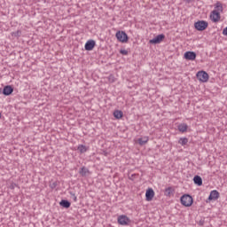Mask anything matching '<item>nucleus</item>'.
Here are the masks:
<instances>
[{
	"label": "nucleus",
	"mask_w": 227,
	"mask_h": 227,
	"mask_svg": "<svg viewBox=\"0 0 227 227\" xmlns=\"http://www.w3.org/2000/svg\"><path fill=\"white\" fill-rule=\"evenodd\" d=\"M181 205L184 207H191L192 203H194V200L192 199V196L189 194H184L181 197Z\"/></svg>",
	"instance_id": "1"
},
{
	"label": "nucleus",
	"mask_w": 227,
	"mask_h": 227,
	"mask_svg": "<svg viewBox=\"0 0 227 227\" xmlns=\"http://www.w3.org/2000/svg\"><path fill=\"white\" fill-rule=\"evenodd\" d=\"M115 36L119 42H121V43H127V42H129V35L123 31H118Z\"/></svg>",
	"instance_id": "2"
},
{
	"label": "nucleus",
	"mask_w": 227,
	"mask_h": 227,
	"mask_svg": "<svg viewBox=\"0 0 227 227\" xmlns=\"http://www.w3.org/2000/svg\"><path fill=\"white\" fill-rule=\"evenodd\" d=\"M194 27L197 31H205L208 27V22L205 20L197 21L194 24Z\"/></svg>",
	"instance_id": "3"
},
{
	"label": "nucleus",
	"mask_w": 227,
	"mask_h": 227,
	"mask_svg": "<svg viewBox=\"0 0 227 227\" xmlns=\"http://www.w3.org/2000/svg\"><path fill=\"white\" fill-rule=\"evenodd\" d=\"M197 79L200 81V82H208V73L205 71H199L197 73Z\"/></svg>",
	"instance_id": "4"
},
{
	"label": "nucleus",
	"mask_w": 227,
	"mask_h": 227,
	"mask_svg": "<svg viewBox=\"0 0 227 227\" xmlns=\"http://www.w3.org/2000/svg\"><path fill=\"white\" fill-rule=\"evenodd\" d=\"M165 38L166 35H164V34H160L156 35L154 38L151 39L149 43H153V45H157V43H160V42H162Z\"/></svg>",
	"instance_id": "5"
},
{
	"label": "nucleus",
	"mask_w": 227,
	"mask_h": 227,
	"mask_svg": "<svg viewBox=\"0 0 227 227\" xmlns=\"http://www.w3.org/2000/svg\"><path fill=\"white\" fill-rule=\"evenodd\" d=\"M215 200H219V192H217V190H213L210 192L207 203H208V201H215Z\"/></svg>",
	"instance_id": "6"
},
{
	"label": "nucleus",
	"mask_w": 227,
	"mask_h": 227,
	"mask_svg": "<svg viewBox=\"0 0 227 227\" xmlns=\"http://www.w3.org/2000/svg\"><path fill=\"white\" fill-rule=\"evenodd\" d=\"M118 223L121 226H127V224H129V223H130V219H129V217H127V215H120L118 217Z\"/></svg>",
	"instance_id": "7"
},
{
	"label": "nucleus",
	"mask_w": 227,
	"mask_h": 227,
	"mask_svg": "<svg viewBox=\"0 0 227 227\" xmlns=\"http://www.w3.org/2000/svg\"><path fill=\"white\" fill-rule=\"evenodd\" d=\"M212 22H219L221 20V12L217 11H213L210 15Z\"/></svg>",
	"instance_id": "8"
},
{
	"label": "nucleus",
	"mask_w": 227,
	"mask_h": 227,
	"mask_svg": "<svg viewBox=\"0 0 227 227\" xmlns=\"http://www.w3.org/2000/svg\"><path fill=\"white\" fill-rule=\"evenodd\" d=\"M154 196H155V192H153V189L148 188L145 192L146 201H152V200H153Z\"/></svg>",
	"instance_id": "9"
},
{
	"label": "nucleus",
	"mask_w": 227,
	"mask_h": 227,
	"mask_svg": "<svg viewBox=\"0 0 227 227\" xmlns=\"http://www.w3.org/2000/svg\"><path fill=\"white\" fill-rule=\"evenodd\" d=\"M184 59H187L188 61H194V59H196V52L186 51L184 53Z\"/></svg>",
	"instance_id": "10"
},
{
	"label": "nucleus",
	"mask_w": 227,
	"mask_h": 227,
	"mask_svg": "<svg viewBox=\"0 0 227 227\" xmlns=\"http://www.w3.org/2000/svg\"><path fill=\"white\" fill-rule=\"evenodd\" d=\"M12 93L13 87H12V85H6L5 87H4L3 95H4L5 97H9V95H12Z\"/></svg>",
	"instance_id": "11"
},
{
	"label": "nucleus",
	"mask_w": 227,
	"mask_h": 227,
	"mask_svg": "<svg viewBox=\"0 0 227 227\" xmlns=\"http://www.w3.org/2000/svg\"><path fill=\"white\" fill-rule=\"evenodd\" d=\"M96 43L93 40H89L85 43V51H93L95 49Z\"/></svg>",
	"instance_id": "12"
},
{
	"label": "nucleus",
	"mask_w": 227,
	"mask_h": 227,
	"mask_svg": "<svg viewBox=\"0 0 227 227\" xmlns=\"http://www.w3.org/2000/svg\"><path fill=\"white\" fill-rule=\"evenodd\" d=\"M193 182H194L195 185H198L199 187L203 185V179L200 176H195L193 177Z\"/></svg>",
	"instance_id": "13"
},
{
	"label": "nucleus",
	"mask_w": 227,
	"mask_h": 227,
	"mask_svg": "<svg viewBox=\"0 0 227 227\" xmlns=\"http://www.w3.org/2000/svg\"><path fill=\"white\" fill-rule=\"evenodd\" d=\"M177 129L179 132H187V129H189V126H187L186 123H181L177 126Z\"/></svg>",
	"instance_id": "14"
},
{
	"label": "nucleus",
	"mask_w": 227,
	"mask_h": 227,
	"mask_svg": "<svg viewBox=\"0 0 227 227\" xmlns=\"http://www.w3.org/2000/svg\"><path fill=\"white\" fill-rule=\"evenodd\" d=\"M223 4L221 2H216L215 4V10L214 12H218L219 13L223 12Z\"/></svg>",
	"instance_id": "15"
},
{
	"label": "nucleus",
	"mask_w": 227,
	"mask_h": 227,
	"mask_svg": "<svg viewBox=\"0 0 227 227\" xmlns=\"http://www.w3.org/2000/svg\"><path fill=\"white\" fill-rule=\"evenodd\" d=\"M60 207H63V208H70V201H68L67 200H62L59 202Z\"/></svg>",
	"instance_id": "16"
},
{
	"label": "nucleus",
	"mask_w": 227,
	"mask_h": 227,
	"mask_svg": "<svg viewBox=\"0 0 227 227\" xmlns=\"http://www.w3.org/2000/svg\"><path fill=\"white\" fill-rule=\"evenodd\" d=\"M114 118H116V120H120V119L123 118V112H121L120 110H115L114 112Z\"/></svg>",
	"instance_id": "17"
},
{
	"label": "nucleus",
	"mask_w": 227,
	"mask_h": 227,
	"mask_svg": "<svg viewBox=\"0 0 227 227\" xmlns=\"http://www.w3.org/2000/svg\"><path fill=\"white\" fill-rule=\"evenodd\" d=\"M88 173H90V170L88 168H86V167H82L79 170V174L81 175V176H86V175H88Z\"/></svg>",
	"instance_id": "18"
},
{
	"label": "nucleus",
	"mask_w": 227,
	"mask_h": 227,
	"mask_svg": "<svg viewBox=\"0 0 227 227\" xmlns=\"http://www.w3.org/2000/svg\"><path fill=\"white\" fill-rule=\"evenodd\" d=\"M179 145L182 146H185L189 143V139L187 137H181L178 141Z\"/></svg>",
	"instance_id": "19"
},
{
	"label": "nucleus",
	"mask_w": 227,
	"mask_h": 227,
	"mask_svg": "<svg viewBox=\"0 0 227 227\" xmlns=\"http://www.w3.org/2000/svg\"><path fill=\"white\" fill-rule=\"evenodd\" d=\"M78 150L81 153H85V152L88 151V149H86V145H80L78 146Z\"/></svg>",
	"instance_id": "20"
},
{
	"label": "nucleus",
	"mask_w": 227,
	"mask_h": 227,
	"mask_svg": "<svg viewBox=\"0 0 227 227\" xmlns=\"http://www.w3.org/2000/svg\"><path fill=\"white\" fill-rule=\"evenodd\" d=\"M171 192H173V188L168 187V188L165 190V196H171Z\"/></svg>",
	"instance_id": "21"
},
{
	"label": "nucleus",
	"mask_w": 227,
	"mask_h": 227,
	"mask_svg": "<svg viewBox=\"0 0 227 227\" xmlns=\"http://www.w3.org/2000/svg\"><path fill=\"white\" fill-rule=\"evenodd\" d=\"M108 82H114V81H116V78H114V75L110 74L108 77Z\"/></svg>",
	"instance_id": "22"
},
{
	"label": "nucleus",
	"mask_w": 227,
	"mask_h": 227,
	"mask_svg": "<svg viewBox=\"0 0 227 227\" xmlns=\"http://www.w3.org/2000/svg\"><path fill=\"white\" fill-rule=\"evenodd\" d=\"M120 53L122 54L123 56H127V54H129V51H127V50H121Z\"/></svg>",
	"instance_id": "23"
},
{
	"label": "nucleus",
	"mask_w": 227,
	"mask_h": 227,
	"mask_svg": "<svg viewBox=\"0 0 227 227\" xmlns=\"http://www.w3.org/2000/svg\"><path fill=\"white\" fill-rule=\"evenodd\" d=\"M20 33H21L20 30H18L17 32L13 33V35L14 36H20Z\"/></svg>",
	"instance_id": "24"
},
{
	"label": "nucleus",
	"mask_w": 227,
	"mask_h": 227,
	"mask_svg": "<svg viewBox=\"0 0 227 227\" xmlns=\"http://www.w3.org/2000/svg\"><path fill=\"white\" fill-rule=\"evenodd\" d=\"M223 36H227V27L223 30Z\"/></svg>",
	"instance_id": "25"
},
{
	"label": "nucleus",
	"mask_w": 227,
	"mask_h": 227,
	"mask_svg": "<svg viewBox=\"0 0 227 227\" xmlns=\"http://www.w3.org/2000/svg\"><path fill=\"white\" fill-rule=\"evenodd\" d=\"M138 143H139V145H140L141 146H143V138H139V139H138Z\"/></svg>",
	"instance_id": "26"
},
{
	"label": "nucleus",
	"mask_w": 227,
	"mask_h": 227,
	"mask_svg": "<svg viewBox=\"0 0 227 227\" xmlns=\"http://www.w3.org/2000/svg\"><path fill=\"white\" fill-rule=\"evenodd\" d=\"M73 200L74 201H77V196H75V194H73Z\"/></svg>",
	"instance_id": "27"
},
{
	"label": "nucleus",
	"mask_w": 227,
	"mask_h": 227,
	"mask_svg": "<svg viewBox=\"0 0 227 227\" xmlns=\"http://www.w3.org/2000/svg\"><path fill=\"white\" fill-rule=\"evenodd\" d=\"M143 143H144V144H145V143H148V138L144 137V139H143Z\"/></svg>",
	"instance_id": "28"
},
{
	"label": "nucleus",
	"mask_w": 227,
	"mask_h": 227,
	"mask_svg": "<svg viewBox=\"0 0 227 227\" xmlns=\"http://www.w3.org/2000/svg\"><path fill=\"white\" fill-rule=\"evenodd\" d=\"M188 3H191V0H186Z\"/></svg>",
	"instance_id": "29"
},
{
	"label": "nucleus",
	"mask_w": 227,
	"mask_h": 227,
	"mask_svg": "<svg viewBox=\"0 0 227 227\" xmlns=\"http://www.w3.org/2000/svg\"><path fill=\"white\" fill-rule=\"evenodd\" d=\"M1 116H2V114H1V113H0V118H1Z\"/></svg>",
	"instance_id": "30"
}]
</instances>
